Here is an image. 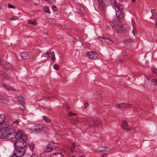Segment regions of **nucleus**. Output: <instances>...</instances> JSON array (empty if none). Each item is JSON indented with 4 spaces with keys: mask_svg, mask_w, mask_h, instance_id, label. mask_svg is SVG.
<instances>
[{
    "mask_svg": "<svg viewBox=\"0 0 157 157\" xmlns=\"http://www.w3.org/2000/svg\"><path fill=\"white\" fill-rule=\"evenodd\" d=\"M14 132H11L9 130V129L6 127V125L4 126L2 129L0 130V138L1 139H12L14 138Z\"/></svg>",
    "mask_w": 157,
    "mask_h": 157,
    "instance_id": "nucleus-1",
    "label": "nucleus"
},
{
    "mask_svg": "<svg viewBox=\"0 0 157 157\" xmlns=\"http://www.w3.org/2000/svg\"><path fill=\"white\" fill-rule=\"evenodd\" d=\"M114 8L116 12L117 17L113 19H115V21H119V20L123 19L124 17V14L121 11L123 8L121 6H119L118 5L115 6Z\"/></svg>",
    "mask_w": 157,
    "mask_h": 157,
    "instance_id": "nucleus-2",
    "label": "nucleus"
},
{
    "mask_svg": "<svg viewBox=\"0 0 157 157\" xmlns=\"http://www.w3.org/2000/svg\"><path fill=\"white\" fill-rule=\"evenodd\" d=\"M25 153V150L23 148L15 147L13 155H11L10 157H22Z\"/></svg>",
    "mask_w": 157,
    "mask_h": 157,
    "instance_id": "nucleus-3",
    "label": "nucleus"
},
{
    "mask_svg": "<svg viewBox=\"0 0 157 157\" xmlns=\"http://www.w3.org/2000/svg\"><path fill=\"white\" fill-rule=\"evenodd\" d=\"M25 140H26L24 139V138L17 140L14 144L15 147L17 148H23L26 145V143L25 141Z\"/></svg>",
    "mask_w": 157,
    "mask_h": 157,
    "instance_id": "nucleus-4",
    "label": "nucleus"
},
{
    "mask_svg": "<svg viewBox=\"0 0 157 157\" xmlns=\"http://www.w3.org/2000/svg\"><path fill=\"white\" fill-rule=\"evenodd\" d=\"M88 122L89 125L91 126H96L98 124H101V119L99 118L94 119L91 118L88 120Z\"/></svg>",
    "mask_w": 157,
    "mask_h": 157,
    "instance_id": "nucleus-5",
    "label": "nucleus"
},
{
    "mask_svg": "<svg viewBox=\"0 0 157 157\" xmlns=\"http://www.w3.org/2000/svg\"><path fill=\"white\" fill-rule=\"evenodd\" d=\"M113 19V23L116 29L119 31H123L125 30V26L122 25L119 21H115Z\"/></svg>",
    "mask_w": 157,
    "mask_h": 157,
    "instance_id": "nucleus-6",
    "label": "nucleus"
},
{
    "mask_svg": "<svg viewBox=\"0 0 157 157\" xmlns=\"http://www.w3.org/2000/svg\"><path fill=\"white\" fill-rule=\"evenodd\" d=\"M0 64L5 69L12 70L13 67L9 63L3 60L2 59H0Z\"/></svg>",
    "mask_w": 157,
    "mask_h": 157,
    "instance_id": "nucleus-7",
    "label": "nucleus"
},
{
    "mask_svg": "<svg viewBox=\"0 0 157 157\" xmlns=\"http://www.w3.org/2000/svg\"><path fill=\"white\" fill-rule=\"evenodd\" d=\"M44 127L43 125L37 124L31 127V129L34 132H39L41 131Z\"/></svg>",
    "mask_w": 157,
    "mask_h": 157,
    "instance_id": "nucleus-8",
    "label": "nucleus"
},
{
    "mask_svg": "<svg viewBox=\"0 0 157 157\" xmlns=\"http://www.w3.org/2000/svg\"><path fill=\"white\" fill-rule=\"evenodd\" d=\"M88 56L91 59H96L99 58V56L95 52L92 51L88 52L87 53Z\"/></svg>",
    "mask_w": 157,
    "mask_h": 157,
    "instance_id": "nucleus-9",
    "label": "nucleus"
},
{
    "mask_svg": "<svg viewBox=\"0 0 157 157\" xmlns=\"http://www.w3.org/2000/svg\"><path fill=\"white\" fill-rule=\"evenodd\" d=\"M6 116L4 114H0V125H6V127H7L8 124V122L5 121Z\"/></svg>",
    "mask_w": 157,
    "mask_h": 157,
    "instance_id": "nucleus-10",
    "label": "nucleus"
},
{
    "mask_svg": "<svg viewBox=\"0 0 157 157\" xmlns=\"http://www.w3.org/2000/svg\"><path fill=\"white\" fill-rule=\"evenodd\" d=\"M14 133L15 134L14 137H15L16 139L18 140L20 138H24V139H27L26 136L24 135H23L21 131H18L16 133L14 132Z\"/></svg>",
    "mask_w": 157,
    "mask_h": 157,
    "instance_id": "nucleus-11",
    "label": "nucleus"
},
{
    "mask_svg": "<svg viewBox=\"0 0 157 157\" xmlns=\"http://www.w3.org/2000/svg\"><path fill=\"white\" fill-rule=\"evenodd\" d=\"M98 3V7L99 10H105L106 6L102 0H97Z\"/></svg>",
    "mask_w": 157,
    "mask_h": 157,
    "instance_id": "nucleus-12",
    "label": "nucleus"
},
{
    "mask_svg": "<svg viewBox=\"0 0 157 157\" xmlns=\"http://www.w3.org/2000/svg\"><path fill=\"white\" fill-rule=\"evenodd\" d=\"M20 56L22 59H27L33 58L32 56H30L27 53L25 52H22L20 54Z\"/></svg>",
    "mask_w": 157,
    "mask_h": 157,
    "instance_id": "nucleus-13",
    "label": "nucleus"
},
{
    "mask_svg": "<svg viewBox=\"0 0 157 157\" xmlns=\"http://www.w3.org/2000/svg\"><path fill=\"white\" fill-rule=\"evenodd\" d=\"M132 106L131 104H126L125 103H121L118 104L117 105V107L119 109H121L124 107L130 108Z\"/></svg>",
    "mask_w": 157,
    "mask_h": 157,
    "instance_id": "nucleus-14",
    "label": "nucleus"
},
{
    "mask_svg": "<svg viewBox=\"0 0 157 157\" xmlns=\"http://www.w3.org/2000/svg\"><path fill=\"white\" fill-rule=\"evenodd\" d=\"M18 101L20 103V105L23 107V108H21V109L24 110L25 109V107H24V99L22 96L20 95L18 96Z\"/></svg>",
    "mask_w": 157,
    "mask_h": 157,
    "instance_id": "nucleus-15",
    "label": "nucleus"
},
{
    "mask_svg": "<svg viewBox=\"0 0 157 157\" xmlns=\"http://www.w3.org/2000/svg\"><path fill=\"white\" fill-rule=\"evenodd\" d=\"M122 128L128 131L131 130V128L128 126L127 122L125 121H124L122 122Z\"/></svg>",
    "mask_w": 157,
    "mask_h": 157,
    "instance_id": "nucleus-16",
    "label": "nucleus"
},
{
    "mask_svg": "<svg viewBox=\"0 0 157 157\" xmlns=\"http://www.w3.org/2000/svg\"><path fill=\"white\" fill-rule=\"evenodd\" d=\"M48 157H63V156L61 153L57 152L52 154Z\"/></svg>",
    "mask_w": 157,
    "mask_h": 157,
    "instance_id": "nucleus-17",
    "label": "nucleus"
},
{
    "mask_svg": "<svg viewBox=\"0 0 157 157\" xmlns=\"http://www.w3.org/2000/svg\"><path fill=\"white\" fill-rule=\"evenodd\" d=\"M9 102L8 99L6 97H3L0 96V102L4 104L7 103Z\"/></svg>",
    "mask_w": 157,
    "mask_h": 157,
    "instance_id": "nucleus-18",
    "label": "nucleus"
},
{
    "mask_svg": "<svg viewBox=\"0 0 157 157\" xmlns=\"http://www.w3.org/2000/svg\"><path fill=\"white\" fill-rule=\"evenodd\" d=\"M144 87L147 88H149L151 86V83L150 80L148 78H146L145 80L144 83Z\"/></svg>",
    "mask_w": 157,
    "mask_h": 157,
    "instance_id": "nucleus-19",
    "label": "nucleus"
},
{
    "mask_svg": "<svg viewBox=\"0 0 157 157\" xmlns=\"http://www.w3.org/2000/svg\"><path fill=\"white\" fill-rule=\"evenodd\" d=\"M36 20L35 19H30L28 21V23L29 24H31L32 25H36Z\"/></svg>",
    "mask_w": 157,
    "mask_h": 157,
    "instance_id": "nucleus-20",
    "label": "nucleus"
},
{
    "mask_svg": "<svg viewBox=\"0 0 157 157\" xmlns=\"http://www.w3.org/2000/svg\"><path fill=\"white\" fill-rule=\"evenodd\" d=\"M51 143H48L46 148V151L47 152H50L52 150V148L50 146L51 145Z\"/></svg>",
    "mask_w": 157,
    "mask_h": 157,
    "instance_id": "nucleus-21",
    "label": "nucleus"
},
{
    "mask_svg": "<svg viewBox=\"0 0 157 157\" xmlns=\"http://www.w3.org/2000/svg\"><path fill=\"white\" fill-rule=\"evenodd\" d=\"M4 86L5 88L7 89L8 90H10V91H15L16 90L15 89H14L12 87L8 86L6 85H4Z\"/></svg>",
    "mask_w": 157,
    "mask_h": 157,
    "instance_id": "nucleus-22",
    "label": "nucleus"
},
{
    "mask_svg": "<svg viewBox=\"0 0 157 157\" xmlns=\"http://www.w3.org/2000/svg\"><path fill=\"white\" fill-rule=\"evenodd\" d=\"M48 21L51 24H56V21L54 19L49 18L48 19Z\"/></svg>",
    "mask_w": 157,
    "mask_h": 157,
    "instance_id": "nucleus-23",
    "label": "nucleus"
},
{
    "mask_svg": "<svg viewBox=\"0 0 157 157\" xmlns=\"http://www.w3.org/2000/svg\"><path fill=\"white\" fill-rule=\"evenodd\" d=\"M113 41L109 39L106 38L105 39V43H106L108 44H111L113 43Z\"/></svg>",
    "mask_w": 157,
    "mask_h": 157,
    "instance_id": "nucleus-24",
    "label": "nucleus"
},
{
    "mask_svg": "<svg viewBox=\"0 0 157 157\" xmlns=\"http://www.w3.org/2000/svg\"><path fill=\"white\" fill-rule=\"evenodd\" d=\"M34 146V144L33 143H30L28 145V146L29 147V149L31 150L32 151H33V150Z\"/></svg>",
    "mask_w": 157,
    "mask_h": 157,
    "instance_id": "nucleus-25",
    "label": "nucleus"
},
{
    "mask_svg": "<svg viewBox=\"0 0 157 157\" xmlns=\"http://www.w3.org/2000/svg\"><path fill=\"white\" fill-rule=\"evenodd\" d=\"M43 118L45 121L47 123H49L51 122V120L48 118L47 117L45 116H43Z\"/></svg>",
    "mask_w": 157,
    "mask_h": 157,
    "instance_id": "nucleus-26",
    "label": "nucleus"
},
{
    "mask_svg": "<svg viewBox=\"0 0 157 157\" xmlns=\"http://www.w3.org/2000/svg\"><path fill=\"white\" fill-rule=\"evenodd\" d=\"M133 42V40L131 39H126V40H123V42L124 44H125V43L126 44V43H131V42Z\"/></svg>",
    "mask_w": 157,
    "mask_h": 157,
    "instance_id": "nucleus-27",
    "label": "nucleus"
},
{
    "mask_svg": "<svg viewBox=\"0 0 157 157\" xmlns=\"http://www.w3.org/2000/svg\"><path fill=\"white\" fill-rule=\"evenodd\" d=\"M43 10L46 13H50V12L49 10V8L47 6H46L43 8Z\"/></svg>",
    "mask_w": 157,
    "mask_h": 157,
    "instance_id": "nucleus-28",
    "label": "nucleus"
},
{
    "mask_svg": "<svg viewBox=\"0 0 157 157\" xmlns=\"http://www.w3.org/2000/svg\"><path fill=\"white\" fill-rule=\"evenodd\" d=\"M153 74L157 77V69L155 68H152L151 69Z\"/></svg>",
    "mask_w": 157,
    "mask_h": 157,
    "instance_id": "nucleus-29",
    "label": "nucleus"
},
{
    "mask_svg": "<svg viewBox=\"0 0 157 157\" xmlns=\"http://www.w3.org/2000/svg\"><path fill=\"white\" fill-rule=\"evenodd\" d=\"M132 33L134 36H136L137 35V32L135 26H133V28Z\"/></svg>",
    "mask_w": 157,
    "mask_h": 157,
    "instance_id": "nucleus-30",
    "label": "nucleus"
},
{
    "mask_svg": "<svg viewBox=\"0 0 157 157\" xmlns=\"http://www.w3.org/2000/svg\"><path fill=\"white\" fill-rule=\"evenodd\" d=\"M75 144L74 143H72V145H71V147L70 149V151H71L72 152H73L74 151V148L75 149Z\"/></svg>",
    "mask_w": 157,
    "mask_h": 157,
    "instance_id": "nucleus-31",
    "label": "nucleus"
},
{
    "mask_svg": "<svg viewBox=\"0 0 157 157\" xmlns=\"http://www.w3.org/2000/svg\"><path fill=\"white\" fill-rule=\"evenodd\" d=\"M106 39V38L104 37H100L98 38V39L104 43H105Z\"/></svg>",
    "mask_w": 157,
    "mask_h": 157,
    "instance_id": "nucleus-32",
    "label": "nucleus"
},
{
    "mask_svg": "<svg viewBox=\"0 0 157 157\" xmlns=\"http://www.w3.org/2000/svg\"><path fill=\"white\" fill-rule=\"evenodd\" d=\"M80 148L81 147L80 146H79L78 145L75 148V151L76 152H79L80 151Z\"/></svg>",
    "mask_w": 157,
    "mask_h": 157,
    "instance_id": "nucleus-33",
    "label": "nucleus"
},
{
    "mask_svg": "<svg viewBox=\"0 0 157 157\" xmlns=\"http://www.w3.org/2000/svg\"><path fill=\"white\" fill-rule=\"evenodd\" d=\"M18 19V17L15 16H13L10 18V20L13 21Z\"/></svg>",
    "mask_w": 157,
    "mask_h": 157,
    "instance_id": "nucleus-34",
    "label": "nucleus"
},
{
    "mask_svg": "<svg viewBox=\"0 0 157 157\" xmlns=\"http://www.w3.org/2000/svg\"><path fill=\"white\" fill-rule=\"evenodd\" d=\"M106 147H100L99 149V151L100 152H103L104 151H106Z\"/></svg>",
    "mask_w": 157,
    "mask_h": 157,
    "instance_id": "nucleus-35",
    "label": "nucleus"
},
{
    "mask_svg": "<svg viewBox=\"0 0 157 157\" xmlns=\"http://www.w3.org/2000/svg\"><path fill=\"white\" fill-rule=\"evenodd\" d=\"M95 93V95L97 96L98 98H101V95L98 91L96 90Z\"/></svg>",
    "mask_w": 157,
    "mask_h": 157,
    "instance_id": "nucleus-36",
    "label": "nucleus"
},
{
    "mask_svg": "<svg viewBox=\"0 0 157 157\" xmlns=\"http://www.w3.org/2000/svg\"><path fill=\"white\" fill-rule=\"evenodd\" d=\"M53 67L55 69L57 70H59V68L58 65L56 64H54L53 66Z\"/></svg>",
    "mask_w": 157,
    "mask_h": 157,
    "instance_id": "nucleus-37",
    "label": "nucleus"
},
{
    "mask_svg": "<svg viewBox=\"0 0 157 157\" xmlns=\"http://www.w3.org/2000/svg\"><path fill=\"white\" fill-rule=\"evenodd\" d=\"M77 114L76 113H73L71 112H69L68 113V116H76Z\"/></svg>",
    "mask_w": 157,
    "mask_h": 157,
    "instance_id": "nucleus-38",
    "label": "nucleus"
},
{
    "mask_svg": "<svg viewBox=\"0 0 157 157\" xmlns=\"http://www.w3.org/2000/svg\"><path fill=\"white\" fill-rule=\"evenodd\" d=\"M77 8L81 11H82L83 10V8L80 5H78L77 6Z\"/></svg>",
    "mask_w": 157,
    "mask_h": 157,
    "instance_id": "nucleus-39",
    "label": "nucleus"
},
{
    "mask_svg": "<svg viewBox=\"0 0 157 157\" xmlns=\"http://www.w3.org/2000/svg\"><path fill=\"white\" fill-rule=\"evenodd\" d=\"M25 157H37L36 155L34 154L32 155H31L29 154H27L26 155Z\"/></svg>",
    "mask_w": 157,
    "mask_h": 157,
    "instance_id": "nucleus-40",
    "label": "nucleus"
},
{
    "mask_svg": "<svg viewBox=\"0 0 157 157\" xmlns=\"http://www.w3.org/2000/svg\"><path fill=\"white\" fill-rule=\"evenodd\" d=\"M69 108V107L67 104H65V105L63 107V109H65L66 110H68Z\"/></svg>",
    "mask_w": 157,
    "mask_h": 157,
    "instance_id": "nucleus-41",
    "label": "nucleus"
},
{
    "mask_svg": "<svg viewBox=\"0 0 157 157\" xmlns=\"http://www.w3.org/2000/svg\"><path fill=\"white\" fill-rule=\"evenodd\" d=\"M3 77L6 79H8L10 78V76L5 73V75H4Z\"/></svg>",
    "mask_w": 157,
    "mask_h": 157,
    "instance_id": "nucleus-42",
    "label": "nucleus"
},
{
    "mask_svg": "<svg viewBox=\"0 0 157 157\" xmlns=\"http://www.w3.org/2000/svg\"><path fill=\"white\" fill-rule=\"evenodd\" d=\"M8 7L9 8H12L13 9H15V7L13 6H12L11 4H8Z\"/></svg>",
    "mask_w": 157,
    "mask_h": 157,
    "instance_id": "nucleus-43",
    "label": "nucleus"
},
{
    "mask_svg": "<svg viewBox=\"0 0 157 157\" xmlns=\"http://www.w3.org/2000/svg\"><path fill=\"white\" fill-rule=\"evenodd\" d=\"M52 8L54 12L57 11V9L56 7L54 6H52Z\"/></svg>",
    "mask_w": 157,
    "mask_h": 157,
    "instance_id": "nucleus-44",
    "label": "nucleus"
},
{
    "mask_svg": "<svg viewBox=\"0 0 157 157\" xmlns=\"http://www.w3.org/2000/svg\"><path fill=\"white\" fill-rule=\"evenodd\" d=\"M20 121L19 119L16 120L14 121L13 122V124L15 123L16 124H18Z\"/></svg>",
    "mask_w": 157,
    "mask_h": 157,
    "instance_id": "nucleus-45",
    "label": "nucleus"
},
{
    "mask_svg": "<svg viewBox=\"0 0 157 157\" xmlns=\"http://www.w3.org/2000/svg\"><path fill=\"white\" fill-rule=\"evenodd\" d=\"M151 81L155 84H156L157 83V80L155 79H151Z\"/></svg>",
    "mask_w": 157,
    "mask_h": 157,
    "instance_id": "nucleus-46",
    "label": "nucleus"
},
{
    "mask_svg": "<svg viewBox=\"0 0 157 157\" xmlns=\"http://www.w3.org/2000/svg\"><path fill=\"white\" fill-rule=\"evenodd\" d=\"M83 105H84V108H86L88 106V104L87 103L85 102H84V103Z\"/></svg>",
    "mask_w": 157,
    "mask_h": 157,
    "instance_id": "nucleus-47",
    "label": "nucleus"
},
{
    "mask_svg": "<svg viewBox=\"0 0 157 157\" xmlns=\"http://www.w3.org/2000/svg\"><path fill=\"white\" fill-rule=\"evenodd\" d=\"M117 60L118 62L122 63V60L121 58L120 57L118 58Z\"/></svg>",
    "mask_w": 157,
    "mask_h": 157,
    "instance_id": "nucleus-48",
    "label": "nucleus"
},
{
    "mask_svg": "<svg viewBox=\"0 0 157 157\" xmlns=\"http://www.w3.org/2000/svg\"><path fill=\"white\" fill-rule=\"evenodd\" d=\"M132 25L133 26H133H135V21H134V20L132 19Z\"/></svg>",
    "mask_w": 157,
    "mask_h": 157,
    "instance_id": "nucleus-49",
    "label": "nucleus"
},
{
    "mask_svg": "<svg viewBox=\"0 0 157 157\" xmlns=\"http://www.w3.org/2000/svg\"><path fill=\"white\" fill-rule=\"evenodd\" d=\"M47 2H48L50 3H53L54 2V0H45Z\"/></svg>",
    "mask_w": 157,
    "mask_h": 157,
    "instance_id": "nucleus-50",
    "label": "nucleus"
},
{
    "mask_svg": "<svg viewBox=\"0 0 157 157\" xmlns=\"http://www.w3.org/2000/svg\"><path fill=\"white\" fill-rule=\"evenodd\" d=\"M51 53V52L50 51H48L46 53V55H49Z\"/></svg>",
    "mask_w": 157,
    "mask_h": 157,
    "instance_id": "nucleus-51",
    "label": "nucleus"
},
{
    "mask_svg": "<svg viewBox=\"0 0 157 157\" xmlns=\"http://www.w3.org/2000/svg\"><path fill=\"white\" fill-rule=\"evenodd\" d=\"M5 72L2 71H0V75H2L3 76L4 75H5Z\"/></svg>",
    "mask_w": 157,
    "mask_h": 157,
    "instance_id": "nucleus-52",
    "label": "nucleus"
},
{
    "mask_svg": "<svg viewBox=\"0 0 157 157\" xmlns=\"http://www.w3.org/2000/svg\"><path fill=\"white\" fill-rule=\"evenodd\" d=\"M152 16H154V18H155V17H157V13H155L154 14H153L152 15Z\"/></svg>",
    "mask_w": 157,
    "mask_h": 157,
    "instance_id": "nucleus-53",
    "label": "nucleus"
},
{
    "mask_svg": "<svg viewBox=\"0 0 157 157\" xmlns=\"http://www.w3.org/2000/svg\"><path fill=\"white\" fill-rule=\"evenodd\" d=\"M51 59L53 61L55 60L56 59V58H55V56H52Z\"/></svg>",
    "mask_w": 157,
    "mask_h": 157,
    "instance_id": "nucleus-54",
    "label": "nucleus"
},
{
    "mask_svg": "<svg viewBox=\"0 0 157 157\" xmlns=\"http://www.w3.org/2000/svg\"><path fill=\"white\" fill-rule=\"evenodd\" d=\"M44 156L45 154L44 153H42L40 155V157H44Z\"/></svg>",
    "mask_w": 157,
    "mask_h": 157,
    "instance_id": "nucleus-55",
    "label": "nucleus"
},
{
    "mask_svg": "<svg viewBox=\"0 0 157 157\" xmlns=\"http://www.w3.org/2000/svg\"><path fill=\"white\" fill-rule=\"evenodd\" d=\"M51 53L52 56H55V53L54 52H52Z\"/></svg>",
    "mask_w": 157,
    "mask_h": 157,
    "instance_id": "nucleus-56",
    "label": "nucleus"
},
{
    "mask_svg": "<svg viewBox=\"0 0 157 157\" xmlns=\"http://www.w3.org/2000/svg\"><path fill=\"white\" fill-rule=\"evenodd\" d=\"M155 12V10L154 9H152L151 10V12L152 13H153Z\"/></svg>",
    "mask_w": 157,
    "mask_h": 157,
    "instance_id": "nucleus-57",
    "label": "nucleus"
},
{
    "mask_svg": "<svg viewBox=\"0 0 157 157\" xmlns=\"http://www.w3.org/2000/svg\"><path fill=\"white\" fill-rule=\"evenodd\" d=\"M106 157V155L104 154L103 155H101V157Z\"/></svg>",
    "mask_w": 157,
    "mask_h": 157,
    "instance_id": "nucleus-58",
    "label": "nucleus"
},
{
    "mask_svg": "<svg viewBox=\"0 0 157 157\" xmlns=\"http://www.w3.org/2000/svg\"><path fill=\"white\" fill-rule=\"evenodd\" d=\"M150 19H155L154 16H152V15L151 16V17H150Z\"/></svg>",
    "mask_w": 157,
    "mask_h": 157,
    "instance_id": "nucleus-59",
    "label": "nucleus"
},
{
    "mask_svg": "<svg viewBox=\"0 0 157 157\" xmlns=\"http://www.w3.org/2000/svg\"><path fill=\"white\" fill-rule=\"evenodd\" d=\"M156 22V28H157V18L156 19V22Z\"/></svg>",
    "mask_w": 157,
    "mask_h": 157,
    "instance_id": "nucleus-60",
    "label": "nucleus"
},
{
    "mask_svg": "<svg viewBox=\"0 0 157 157\" xmlns=\"http://www.w3.org/2000/svg\"><path fill=\"white\" fill-rule=\"evenodd\" d=\"M131 2L133 3L135 2V0H131Z\"/></svg>",
    "mask_w": 157,
    "mask_h": 157,
    "instance_id": "nucleus-61",
    "label": "nucleus"
},
{
    "mask_svg": "<svg viewBox=\"0 0 157 157\" xmlns=\"http://www.w3.org/2000/svg\"><path fill=\"white\" fill-rule=\"evenodd\" d=\"M79 157H86V156L84 155H82V156H79Z\"/></svg>",
    "mask_w": 157,
    "mask_h": 157,
    "instance_id": "nucleus-62",
    "label": "nucleus"
},
{
    "mask_svg": "<svg viewBox=\"0 0 157 157\" xmlns=\"http://www.w3.org/2000/svg\"><path fill=\"white\" fill-rule=\"evenodd\" d=\"M120 2H122L123 0H119Z\"/></svg>",
    "mask_w": 157,
    "mask_h": 157,
    "instance_id": "nucleus-63",
    "label": "nucleus"
},
{
    "mask_svg": "<svg viewBox=\"0 0 157 157\" xmlns=\"http://www.w3.org/2000/svg\"><path fill=\"white\" fill-rule=\"evenodd\" d=\"M72 157H75V156H72Z\"/></svg>",
    "mask_w": 157,
    "mask_h": 157,
    "instance_id": "nucleus-64",
    "label": "nucleus"
}]
</instances>
